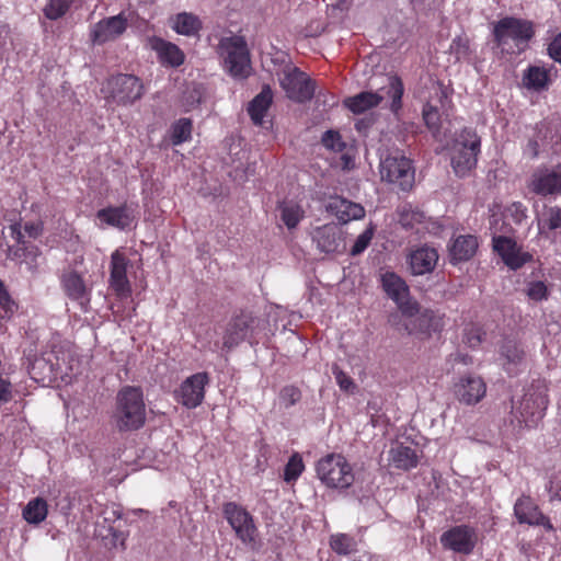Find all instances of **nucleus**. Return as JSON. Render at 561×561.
I'll return each instance as SVG.
<instances>
[{"label": "nucleus", "mask_w": 561, "mask_h": 561, "mask_svg": "<svg viewBox=\"0 0 561 561\" xmlns=\"http://www.w3.org/2000/svg\"><path fill=\"white\" fill-rule=\"evenodd\" d=\"M523 84L526 89L540 92L550 84L549 69L540 66H529L523 75Z\"/></svg>", "instance_id": "nucleus-35"}, {"label": "nucleus", "mask_w": 561, "mask_h": 561, "mask_svg": "<svg viewBox=\"0 0 561 561\" xmlns=\"http://www.w3.org/2000/svg\"><path fill=\"white\" fill-rule=\"evenodd\" d=\"M33 380L43 386L69 382L72 376L70 354L61 347L54 346L50 351L35 357L27 366Z\"/></svg>", "instance_id": "nucleus-1"}, {"label": "nucleus", "mask_w": 561, "mask_h": 561, "mask_svg": "<svg viewBox=\"0 0 561 561\" xmlns=\"http://www.w3.org/2000/svg\"><path fill=\"white\" fill-rule=\"evenodd\" d=\"M304 470V463L298 454L293 455L287 462L284 470V480L291 482L297 480Z\"/></svg>", "instance_id": "nucleus-49"}, {"label": "nucleus", "mask_w": 561, "mask_h": 561, "mask_svg": "<svg viewBox=\"0 0 561 561\" xmlns=\"http://www.w3.org/2000/svg\"><path fill=\"white\" fill-rule=\"evenodd\" d=\"M325 208L342 224H347L352 220H358L365 216V208L360 204L351 202L340 196L331 197Z\"/></svg>", "instance_id": "nucleus-29"}, {"label": "nucleus", "mask_w": 561, "mask_h": 561, "mask_svg": "<svg viewBox=\"0 0 561 561\" xmlns=\"http://www.w3.org/2000/svg\"><path fill=\"white\" fill-rule=\"evenodd\" d=\"M528 188L542 197L561 195V163L537 168L529 179Z\"/></svg>", "instance_id": "nucleus-14"}, {"label": "nucleus", "mask_w": 561, "mask_h": 561, "mask_svg": "<svg viewBox=\"0 0 561 561\" xmlns=\"http://www.w3.org/2000/svg\"><path fill=\"white\" fill-rule=\"evenodd\" d=\"M492 245L504 264L513 271L522 268L526 263L534 260V255L530 252L525 251L522 245L517 244L510 237L493 236Z\"/></svg>", "instance_id": "nucleus-16"}, {"label": "nucleus", "mask_w": 561, "mask_h": 561, "mask_svg": "<svg viewBox=\"0 0 561 561\" xmlns=\"http://www.w3.org/2000/svg\"><path fill=\"white\" fill-rule=\"evenodd\" d=\"M529 146L533 147V151H534V157H536L538 153H537V142L536 141H530L529 142Z\"/></svg>", "instance_id": "nucleus-59"}, {"label": "nucleus", "mask_w": 561, "mask_h": 561, "mask_svg": "<svg viewBox=\"0 0 561 561\" xmlns=\"http://www.w3.org/2000/svg\"><path fill=\"white\" fill-rule=\"evenodd\" d=\"M142 423H128V422H125L124 423V427H122L121 430H138L139 428V425H141Z\"/></svg>", "instance_id": "nucleus-58"}, {"label": "nucleus", "mask_w": 561, "mask_h": 561, "mask_svg": "<svg viewBox=\"0 0 561 561\" xmlns=\"http://www.w3.org/2000/svg\"><path fill=\"white\" fill-rule=\"evenodd\" d=\"M321 144L330 151L342 153L346 150L347 144L344 141L339 130L329 129L321 137Z\"/></svg>", "instance_id": "nucleus-44"}, {"label": "nucleus", "mask_w": 561, "mask_h": 561, "mask_svg": "<svg viewBox=\"0 0 561 561\" xmlns=\"http://www.w3.org/2000/svg\"><path fill=\"white\" fill-rule=\"evenodd\" d=\"M311 240L324 254H340L346 249L345 233L336 224H325L311 231Z\"/></svg>", "instance_id": "nucleus-15"}, {"label": "nucleus", "mask_w": 561, "mask_h": 561, "mask_svg": "<svg viewBox=\"0 0 561 561\" xmlns=\"http://www.w3.org/2000/svg\"><path fill=\"white\" fill-rule=\"evenodd\" d=\"M333 373L336 382L339 383L342 390L348 391L350 389L355 387L352 378H350L344 371L335 369Z\"/></svg>", "instance_id": "nucleus-55"}, {"label": "nucleus", "mask_w": 561, "mask_h": 561, "mask_svg": "<svg viewBox=\"0 0 561 561\" xmlns=\"http://www.w3.org/2000/svg\"><path fill=\"white\" fill-rule=\"evenodd\" d=\"M535 35V25L531 21L505 16L499 20L493 27L496 46L506 54L522 53Z\"/></svg>", "instance_id": "nucleus-2"}, {"label": "nucleus", "mask_w": 561, "mask_h": 561, "mask_svg": "<svg viewBox=\"0 0 561 561\" xmlns=\"http://www.w3.org/2000/svg\"><path fill=\"white\" fill-rule=\"evenodd\" d=\"M425 219L423 211L417 209H403L400 216V222L405 228L413 229L416 224H422Z\"/></svg>", "instance_id": "nucleus-50"}, {"label": "nucleus", "mask_w": 561, "mask_h": 561, "mask_svg": "<svg viewBox=\"0 0 561 561\" xmlns=\"http://www.w3.org/2000/svg\"><path fill=\"white\" fill-rule=\"evenodd\" d=\"M515 211L516 221H522V219L526 218V208L522 203H514L513 206Z\"/></svg>", "instance_id": "nucleus-57"}, {"label": "nucleus", "mask_w": 561, "mask_h": 561, "mask_svg": "<svg viewBox=\"0 0 561 561\" xmlns=\"http://www.w3.org/2000/svg\"><path fill=\"white\" fill-rule=\"evenodd\" d=\"M485 382L478 376L462 377L455 386V393L459 401L469 405L478 403L485 396Z\"/></svg>", "instance_id": "nucleus-28"}, {"label": "nucleus", "mask_w": 561, "mask_h": 561, "mask_svg": "<svg viewBox=\"0 0 561 561\" xmlns=\"http://www.w3.org/2000/svg\"><path fill=\"white\" fill-rule=\"evenodd\" d=\"M260 319L251 311L241 310L228 322L222 336V348L231 351L244 341L251 342L257 332Z\"/></svg>", "instance_id": "nucleus-9"}, {"label": "nucleus", "mask_w": 561, "mask_h": 561, "mask_svg": "<svg viewBox=\"0 0 561 561\" xmlns=\"http://www.w3.org/2000/svg\"><path fill=\"white\" fill-rule=\"evenodd\" d=\"M72 3L73 0H50L44 8V14L48 20H58L68 12Z\"/></svg>", "instance_id": "nucleus-47"}, {"label": "nucleus", "mask_w": 561, "mask_h": 561, "mask_svg": "<svg viewBox=\"0 0 561 561\" xmlns=\"http://www.w3.org/2000/svg\"><path fill=\"white\" fill-rule=\"evenodd\" d=\"M548 405L547 396L535 389H529L523 397L519 405H513L522 421H540L545 416Z\"/></svg>", "instance_id": "nucleus-23"}, {"label": "nucleus", "mask_w": 561, "mask_h": 561, "mask_svg": "<svg viewBox=\"0 0 561 561\" xmlns=\"http://www.w3.org/2000/svg\"><path fill=\"white\" fill-rule=\"evenodd\" d=\"M11 389L10 383L0 379V404L10 400Z\"/></svg>", "instance_id": "nucleus-56"}, {"label": "nucleus", "mask_w": 561, "mask_h": 561, "mask_svg": "<svg viewBox=\"0 0 561 561\" xmlns=\"http://www.w3.org/2000/svg\"><path fill=\"white\" fill-rule=\"evenodd\" d=\"M414 174L412 161L398 151L389 153L380 161L381 180L397 185L402 191H409L413 186Z\"/></svg>", "instance_id": "nucleus-7"}, {"label": "nucleus", "mask_w": 561, "mask_h": 561, "mask_svg": "<svg viewBox=\"0 0 561 561\" xmlns=\"http://www.w3.org/2000/svg\"><path fill=\"white\" fill-rule=\"evenodd\" d=\"M301 399V391L294 385L285 386L280 389L278 394L279 405L288 409L299 402Z\"/></svg>", "instance_id": "nucleus-48"}, {"label": "nucleus", "mask_w": 561, "mask_h": 561, "mask_svg": "<svg viewBox=\"0 0 561 561\" xmlns=\"http://www.w3.org/2000/svg\"><path fill=\"white\" fill-rule=\"evenodd\" d=\"M280 85L285 90L286 95L298 103L311 100L316 90L314 81L296 67L284 71Z\"/></svg>", "instance_id": "nucleus-13"}, {"label": "nucleus", "mask_w": 561, "mask_h": 561, "mask_svg": "<svg viewBox=\"0 0 561 561\" xmlns=\"http://www.w3.org/2000/svg\"><path fill=\"white\" fill-rule=\"evenodd\" d=\"M422 114L425 125L433 136L437 137L442 126L439 110L431 103H426L423 107Z\"/></svg>", "instance_id": "nucleus-45"}, {"label": "nucleus", "mask_w": 561, "mask_h": 561, "mask_svg": "<svg viewBox=\"0 0 561 561\" xmlns=\"http://www.w3.org/2000/svg\"><path fill=\"white\" fill-rule=\"evenodd\" d=\"M278 210L282 221L288 229L296 228L305 217L302 207L293 201L280 203Z\"/></svg>", "instance_id": "nucleus-37"}, {"label": "nucleus", "mask_w": 561, "mask_h": 561, "mask_svg": "<svg viewBox=\"0 0 561 561\" xmlns=\"http://www.w3.org/2000/svg\"><path fill=\"white\" fill-rule=\"evenodd\" d=\"M374 236L373 228H367L365 231H363L355 240L352 249H351V255L356 256L363 253L369 245L371 239Z\"/></svg>", "instance_id": "nucleus-51"}, {"label": "nucleus", "mask_w": 561, "mask_h": 561, "mask_svg": "<svg viewBox=\"0 0 561 561\" xmlns=\"http://www.w3.org/2000/svg\"><path fill=\"white\" fill-rule=\"evenodd\" d=\"M18 304L11 297L3 280L0 279V321L10 320L18 311Z\"/></svg>", "instance_id": "nucleus-41"}, {"label": "nucleus", "mask_w": 561, "mask_h": 561, "mask_svg": "<svg viewBox=\"0 0 561 561\" xmlns=\"http://www.w3.org/2000/svg\"><path fill=\"white\" fill-rule=\"evenodd\" d=\"M172 28L181 35L194 36L197 35L202 28L199 19L187 12L179 13L173 19Z\"/></svg>", "instance_id": "nucleus-36"}, {"label": "nucleus", "mask_w": 561, "mask_h": 561, "mask_svg": "<svg viewBox=\"0 0 561 561\" xmlns=\"http://www.w3.org/2000/svg\"><path fill=\"white\" fill-rule=\"evenodd\" d=\"M383 100V95L378 92L364 91L354 96L347 98L344 105L354 114H362L368 110L378 106Z\"/></svg>", "instance_id": "nucleus-33"}, {"label": "nucleus", "mask_w": 561, "mask_h": 561, "mask_svg": "<svg viewBox=\"0 0 561 561\" xmlns=\"http://www.w3.org/2000/svg\"><path fill=\"white\" fill-rule=\"evenodd\" d=\"M192 121L186 117H182L174 122L171 126V142L174 146H179L191 139L192 135Z\"/></svg>", "instance_id": "nucleus-40"}, {"label": "nucleus", "mask_w": 561, "mask_h": 561, "mask_svg": "<svg viewBox=\"0 0 561 561\" xmlns=\"http://www.w3.org/2000/svg\"><path fill=\"white\" fill-rule=\"evenodd\" d=\"M224 516L234 530L237 538L247 547L257 548L259 531L253 516L241 505L228 502L222 507Z\"/></svg>", "instance_id": "nucleus-8"}, {"label": "nucleus", "mask_w": 561, "mask_h": 561, "mask_svg": "<svg viewBox=\"0 0 561 561\" xmlns=\"http://www.w3.org/2000/svg\"><path fill=\"white\" fill-rule=\"evenodd\" d=\"M514 514L520 524L542 526L548 530L553 529L550 519L540 512L529 496H522L516 501Z\"/></svg>", "instance_id": "nucleus-27"}, {"label": "nucleus", "mask_w": 561, "mask_h": 561, "mask_svg": "<svg viewBox=\"0 0 561 561\" xmlns=\"http://www.w3.org/2000/svg\"><path fill=\"white\" fill-rule=\"evenodd\" d=\"M478 245V240L474 236H458L449 247L450 262L456 264L470 260L474 255Z\"/></svg>", "instance_id": "nucleus-31"}, {"label": "nucleus", "mask_w": 561, "mask_h": 561, "mask_svg": "<svg viewBox=\"0 0 561 561\" xmlns=\"http://www.w3.org/2000/svg\"><path fill=\"white\" fill-rule=\"evenodd\" d=\"M217 54L222 61L224 69L234 79H245L251 71V59L248 44L242 36L232 35L221 37Z\"/></svg>", "instance_id": "nucleus-3"}, {"label": "nucleus", "mask_w": 561, "mask_h": 561, "mask_svg": "<svg viewBox=\"0 0 561 561\" xmlns=\"http://www.w3.org/2000/svg\"><path fill=\"white\" fill-rule=\"evenodd\" d=\"M403 92L402 80L397 76L389 77L386 95L391 99L390 107L392 112H398L401 108Z\"/></svg>", "instance_id": "nucleus-42"}, {"label": "nucleus", "mask_w": 561, "mask_h": 561, "mask_svg": "<svg viewBox=\"0 0 561 561\" xmlns=\"http://www.w3.org/2000/svg\"><path fill=\"white\" fill-rule=\"evenodd\" d=\"M102 93L108 103L128 106L142 98L145 87L135 75L117 73L103 83Z\"/></svg>", "instance_id": "nucleus-4"}, {"label": "nucleus", "mask_w": 561, "mask_h": 561, "mask_svg": "<svg viewBox=\"0 0 561 561\" xmlns=\"http://www.w3.org/2000/svg\"><path fill=\"white\" fill-rule=\"evenodd\" d=\"M330 547L337 554H350L356 550V540L346 534H335L330 538Z\"/></svg>", "instance_id": "nucleus-43"}, {"label": "nucleus", "mask_w": 561, "mask_h": 561, "mask_svg": "<svg viewBox=\"0 0 561 561\" xmlns=\"http://www.w3.org/2000/svg\"><path fill=\"white\" fill-rule=\"evenodd\" d=\"M209 383L207 373H196L187 377L174 391L175 400L188 409L198 407L205 397V387Z\"/></svg>", "instance_id": "nucleus-19"}, {"label": "nucleus", "mask_w": 561, "mask_h": 561, "mask_svg": "<svg viewBox=\"0 0 561 561\" xmlns=\"http://www.w3.org/2000/svg\"><path fill=\"white\" fill-rule=\"evenodd\" d=\"M319 479L329 488L346 489L354 482L350 463L342 455L330 454L317 463Z\"/></svg>", "instance_id": "nucleus-6"}, {"label": "nucleus", "mask_w": 561, "mask_h": 561, "mask_svg": "<svg viewBox=\"0 0 561 561\" xmlns=\"http://www.w3.org/2000/svg\"><path fill=\"white\" fill-rule=\"evenodd\" d=\"M9 231L15 244H9L7 241L0 242V248L4 252L5 257L11 261L25 263L32 272H35L37 270L36 257L38 256V249L25 241L26 233L20 221H12L9 226Z\"/></svg>", "instance_id": "nucleus-10"}, {"label": "nucleus", "mask_w": 561, "mask_h": 561, "mask_svg": "<svg viewBox=\"0 0 561 561\" xmlns=\"http://www.w3.org/2000/svg\"><path fill=\"white\" fill-rule=\"evenodd\" d=\"M383 291L392 299L402 314H412L416 310V301L410 296L405 280L394 272H385L380 276Z\"/></svg>", "instance_id": "nucleus-11"}, {"label": "nucleus", "mask_w": 561, "mask_h": 561, "mask_svg": "<svg viewBox=\"0 0 561 561\" xmlns=\"http://www.w3.org/2000/svg\"><path fill=\"white\" fill-rule=\"evenodd\" d=\"M500 360L508 375H517L525 368L526 352L519 342L506 339L500 347Z\"/></svg>", "instance_id": "nucleus-26"}, {"label": "nucleus", "mask_w": 561, "mask_h": 561, "mask_svg": "<svg viewBox=\"0 0 561 561\" xmlns=\"http://www.w3.org/2000/svg\"><path fill=\"white\" fill-rule=\"evenodd\" d=\"M47 503L42 497L31 500L23 510V517L30 524H39L47 516Z\"/></svg>", "instance_id": "nucleus-39"}, {"label": "nucleus", "mask_w": 561, "mask_h": 561, "mask_svg": "<svg viewBox=\"0 0 561 561\" xmlns=\"http://www.w3.org/2000/svg\"><path fill=\"white\" fill-rule=\"evenodd\" d=\"M437 261V250L427 245L412 251L409 256V264L413 275L431 273L435 268Z\"/></svg>", "instance_id": "nucleus-30"}, {"label": "nucleus", "mask_w": 561, "mask_h": 561, "mask_svg": "<svg viewBox=\"0 0 561 561\" xmlns=\"http://www.w3.org/2000/svg\"><path fill=\"white\" fill-rule=\"evenodd\" d=\"M23 230L28 238L36 239L43 232V225L39 221H27L24 224Z\"/></svg>", "instance_id": "nucleus-54"}, {"label": "nucleus", "mask_w": 561, "mask_h": 561, "mask_svg": "<svg viewBox=\"0 0 561 561\" xmlns=\"http://www.w3.org/2000/svg\"><path fill=\"white\" fill-rule=\"evenodd\" d=\"M128 26L127 18L122 12L115 16L102 19L90 30V41L93 45H103L115 41Z\"/></svg>", "instance_id": "nucleus-21"}, {"label": "nucleus", "mask_w": 561, "mask_h": 561, "mask_svg": "<svg viewBox=\"0 0 561 561\" xmlns=\"http://www.w3.org/2000/svg\"><path fill=\"white\" fill-rule=\"evenodd\" d=\"M100 227H113L119 230L129 228L136 219V210L126 203L119 206H108L96 211Z\"/></svg>", "instance_id": "nucleus-22"}, {"label": "nucleus", "mask_w": 561, "mask_h": 561, "mask_svg": "<svg viewBox=\"0 0 561 561\" xmlns=\"http://www.w3.org/2000/svg\"><path fill=\"white\" fill-rule=\"evenodd\" d=\"M272 102L273 92L268 85H265L248 106V113L254 125L261 126L263 124V119L272 105Z\"/></svg>", "instance_id": "nucleus-32"}, {"label": "nucleus", "mask_w": 561, "mask_h": 561, "mask_svg": "<svg viewBox=\"0 0 561 561\" xmlns=\"http://www.w3.org/2000/svg\"><path fill=\"white\" fill-rule=\"evenodd\" d=\"M60 286L65 295L77 302L87 312L91 302L92 286L88 285L83 275L75 270H67L60 276Z\"/></svg>", "instance_id": "nucleus-18"}, {"label": "nucleus", "mask_w": 561, "mask_h": 561, "mask_svg": "<svg viewBox=\"0 0 561 561\" xmlns=\"http://www.w3.org/2000/svg\"><path fill=\"white\" fill-rule=\"evenodd\" d=\"M480 138L471 128H465L451 148V167L458 176L468 175L477 165Z\"/></svg>", "instance_id": "nucleus-5"}, {"label": "nucleus", "mask_w": 561, "mask_h": 561, "mask_svg": "<svg viewBox=\"0 0 561 561\" xmlns=\"http://www.w3.org/2000/svg\"><path fill=\"white\" fill-rule=\"evenodd\" d=\"M484 332L480 327L471 325L465 331L463 342L471 348L479 346L482 342Z\"/></svg>", "instance_id": "nucleus-52"}, {"label": "nucleus", "mask_w": 561, "mask_h": 561, "mask_svg": "<svg viewBox=\"0 0 561 561\" xmlns=\"http://www.w3.org/2000/svg\"><path fill=\"white\" fill-rule=\"evenodd\" d=\"M548 53L554 61L561 62V33L549 44Z\"/></svg>", "instance_id": "nucleus-53"}, {"label": "nucleus", "mask_w": 561, "mask_h": 561, "mask_svg": "<svg viewBox=\"0 0 561 561\" xmlns=\"http://www.w3.org/2000/svg\"><path fill=\"white\" fill-rule=\"evenodd\" d=\"M525 294L533 301L547 300L549 297V288L545 280H527L525 287Z\"/></svg>", "instance_id": "nucleus-46"}, {"label": "nucleus", "mask_w": 561, "mask_h": 561, "mask_svg": "<svg viewBox=\"0 0 561 561\" xmlns=\"http://www.w3.org/2000/svg\"><path fill=\"white\" fill-rule=\"evenodd\" d=\"M117 411L128 421H145L146 405L140 387L125 386L116 396Z\"/></svg>", "instance_id": "nucleus-20"}, {"label": "nucleus", "mask_w": 561, "mask_h": 561, "mask_svg": "<svg viewBox=\"0 0 561 561\" xmlns=\"http://www.w3.org/2000/svg\"><path fill=\"white\" fill-rule=\"evenodd\" d=\"M147 47L156 51L159 62L164 67L178 68L184 64L185 55L182 49L161 37H148Z\"/></svg>", "instance_id": "nucleus-25"}, {"label": "nucleus", "mask_w": 561, "mask_h": 561, "mask_svg": "<svg viewBox=\"0 0 561 561\" xmlns=\"http://www.w3.org/2000/svg\"><path fill=\"white\" fill-rule=\"evenodd\" d=\"M407 318L404 328L409 334L428 337L433 333L440 332L444 328V316L425 309L420 311L416 302V310L412 314H402Z\"/></svg>", "instance_id": "nucleus-12"}, {"label": "nucleus", "mask_w": 561, "mask_h": 561, "mask_svg": "<svg viewBox=\"0 0 561 561\" xmlns=\"http://www.w3.org/2000/svg\"><path fill=\"white\" fill-rule=\"evenodd\" d=\"M537 225L540 234L546 230L561 228V207L545 206L542 213L537 217Z\"/></svg>", "instance_id": "nucleus-38"}, {"label": "nucleus", "mask_w": 561, "mask_h": 561, "mask_svg": "<svg viewBox=\"0 0 561 561\" xmlns=\"http://www.w3.org/2000/svg\"><path fill=\"white\" fill-rule=\"evenodd\" d=\"M389 461L397 469L410 470L417 466L419 457L414 448L398 444L390 449Z\"/></svg>", "instance_id": "nucleus-34"}, {"label": "nucleus", "mask_w": 561, "mask_h": 561, "mask_svg": "<svg viewBox=\"0 0 561 561\" xmlns=\"http://www.w3.org/2000/svg\"><path fill=\"white\" fill-rule=\"evenodd\" d=\"M440 543L454 552L469 554L476 545V534L468 526H456L442 535Z\"/></svg>", "instance_id": "nucleus-24"}, {"label": "nucleus", "mask_w": 561, "mask_h": 561, "mask_svg": "<svg viewBox=\"0 0 561 561\" xmlns=\"http://www.w3.org/2000/svg\"><path fill=\"white\" fill-rule=\"evenodd\" d=\"M130 260L123 249H116L111 255L110 287L121 299H127L131 295V285L127 276Z\"/></svg>", "instance_id": "nucleus-17"}]
</instances>
